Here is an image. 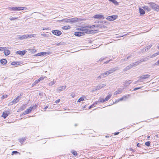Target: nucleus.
Masks as SVG:
<instances>
[{"label":"nucleus","mask_w":159,"mask_h":159,"mask_svg":"<svg viewBox=\"0 0 159 159\" xmlns=\"http://www.w3.org/2000/svg\"><path fill=\"white\" fill-rule=\"evenodd\" d=\"M84 98H85V97H81L78 100L77 102H80L84 100Z\"/></svg>","instance_id":"obj_38"},{"label":"nucleus","mask_w":159,"mask_h":159,"mask_svg":"<svg viewBox=\"0 0 159 159\" xmlns=\"http://www.w3.org/2000/svg\"><path fill=\"white\" fill-rule=\"evenodd\" d=\"M9 9L15 11H20L21 10V7H9Z\"/></svg>","instance_id":"obj_5"},{"label":"nucleus","mask_w":159,"mask_h":159,"mask_svg":"<svg viewBox=\"0 0 159 159\" xmlns=\"http://www.w3.org/2000/svg\"><path fill=\"white\" fill-rule=\"evenodd\" d=\"M111 60H109L108 61H106L105 62H104V63H105V64H107V63H108L110 61H111Z\"/></svg>","instance_id":"obj_60"},{"label":"nucleus","mask_w":159,"mask_h":159,"mask_svg":"<svg viewBox=\"0 0 159 159\" xmlns=\"http://www.w3.org/2000/svg\"><path fill=\"white\" fill-rule=\"evenodd\" d=\"M60 99H58L55 102L56 103H58L59 102H60Z\"/></svg>","instance_id":"obj_54"},{"label":"nucleus","mask_w":159,"mask_h":159,"mask_svg":"<svg viewBox=\"0 0 159 159\" xmlns=\"http://www.w3.org/2000/svg\"><path fill=\"white\" fill-rule=\"evenodd\" d=\"M0 62L1 64H6L7 63V61L5 59H2L0 60Z\"/></svg>","instance_id":"obj_25"},{"label":"nucleus","mask_w":159,"mask_h":159,"mask_svg":"<svg viewBox=\"0 0 159 159\" xmlns=\"http://www.w3.org/2000/svg\"><path fill=\"white\" fill-rule=\"evenodd\" d=\"M30 52H32L34 53L36 52V50L35 49H30Z\"/></svg>","instance_id":"obj_41"},{"label":"nucleus","mask_w":159,"mask_h":159,"mask_svg":"<svg viewBox=\"0 0 159 159\" xmlns=\"http://www.w3.org/2000/svg\"><path fill=\"white\" fill-rule=\"evenodd\" d=\"M118 70V67H115L110 70L109 71L108 74H110L111 73L116 71Z\"/></svg>","instance_id":"obj_17"},{"label":"nucleus","mask_w":159,"mask_h":159,"mask_svg":"<svg viewBox=\"0 0 159 159\" xmlns=\"http://www.w3.org/2000/svg\"><path fill=\"white\" fill-rule=\"evenodd\" d=\"M148 4L151 7V9L152 8L157 11H159V5L153 2L148 3Z\"/></svg>","instance_id":"obj_2"},{"label":"nucleus","mask_w":159,"mask_h":159,"mask_svg":"<svg viewBox=\"0 0 159 159\" xmlns=\"http://www.w3.org/2000/svg\"><path fill=\"white\" fill-rule=\"evenodd\" d=\"M155 65L157 66L159 65V60H158L157 62L155 63Z\"/></svg>","instance_id":"obj_55"},{"label":"nucleus","mask_w":159,"mask_h":159,"mask_svg":"<svg viewBox=\"0 0 159 159\" xmlns=\"http://www.w3.org/2000/svg\"><path fill=\"white\" fill-rule=\"evenodd\" d=\"M10 111H7L6 112H3L2 115V116L4 118V119H5L9 114H10Z\"/></svg>","instance_id":"obj_11"},{"label":"nucleus","mask_w":159,"mask_h":159,"mask_svg":"<svg viewBox=\"0 0 159 159\" xmlns=\"http://www.w3.org/2000/svg\"><path fill=\"white\" fill-rule=\"evenodd\" d=\"M47 52H40L41 56H44L46 54Z\"/></svg>","instance_id":"obj_44"},{"label":"nucleus","mask_w":159,"mask_h":159,"mask_svg":"<svg viewBox=\"0 0 159 159\" xmlns=\"http://www.w3.org/2000/svg\"><path fill=\"white\" fill-rule=\"evenodd\" d=\"M71 153H72L73 155H74L75 156H76L78 154L76 151L73 150H72Z\"/></svg>","instance_id":"obj_36"},{"label":"nucleus","mask_w":159,"mask_h":159,"mask_svg":"<svg viewBox=\"0 0 159 159\" xmlns=\"http://www.w3.org/2000/svg\"><path fill=\"white\" fill-rule=\"evenodd\" d=\"M126 98H127V97L126 96H124L122 98H120V99H118L117 101H116V102H119L120 101H121L123 100L124 98L126 99Z\"/></svg>","instance_id":"obj_32"},{"label":"nucleus","mask_w":159,"mask_h":159,"mask_svg":"<svg viewBox=\"0 0 159 159\" xmlns=\"http://www.w3.org/2000/svg\"><path fill=\"white\" fill-rule=\"evenodd\" d=\"M28 9L26 7H21V10H27Z\"/></svg>","instance_id":"obj_49"},{"label":"nucleus","mask_w":159,"mask_h":159,"mask_svg":"<svg viewBox=\"0 0 159 159\" xmlns=\"http://www.w3.org/2000/svg\"><path fill=\"white\" fill-rule=\"evenodd\" d=\"M26 139L25 137L24 138H22L20 139V142L22 143L23 142L25 141Z\"/></svg>","instance_id":"obj_34"},{"label":"nucleus","mask_w":159,"mask_h":159,"mask_svg":"<svg viewBox=\"0 0 159 159\" xmlns=\"http://www.w3.org/2000/svg\"><path fill=\"white\" fill-rule=\"evenodd\" d=\"M11 64L12 65L16 66V65H18L20 64H19V62L13 61L11 63Z\"/></svg>","instance_id":"obj_30"},{"label":"nucleus","mask_w":159,"mask_h":159,"mask_svg":"<svg viewBox=\"0 0 159 159\" xmlns=\"http://www.w3.org/2000/svg\"><path fill=\"white\" fill-rule=\"evenodd\" d=\"M123 89L122 88H118L117 90L119 94H120L123 92Z\"/></svg>","instance_id":"obj_29"},{"label":"nucleus","mask_w":159,"mask_h":159,"mask_svg":"<svg viewBox=\"0 0 159 159\" xmlns=\"http://www.w3.org/2000/svg\"><path fill=\"white\" fill-rule=\"evenodd\" d=\"M93 106H94V104H93V105H91L89 107V109H90V108H92V107H93Z\"/></svg>","instance_id":"obj_59"},{"label":"nucleus","mask_w":159,"mask_h":159,"mask_svg":"<svg viewBox=\"0 0 159 159\" xmlns=\"http://www.w3.org/2000/svg\"><path fill=\"white\" fill-rule=\"evenodd\" d=\"M132 82L131 80H129L128 81H125V84L126 85H128L130 84Z\"/></svg>","instance_id":"obj_26"},{"label":"nucleus","mask_w":159,"mask_h":159,"mask_svg":"<svg viewBox=\"0 0 159 159\" xmlns=\"http://www.w3.org/2000/svg\"><path fill=\"white\" fill-rule=\"evenodd\" d=\"M141 88H142V87L135 88H134V90H138V89H141Z\"/></svg>","instance_id":"obj_52"},{"label":"nucleus","mask_w":159,"mask_h":159,"mask_svg":"<svg viewBox=\"0 0 159 159\" xmlns=\"http://www.w3.org/2000/svg\"><path fill=\"white\" fill-rule=\"evenodd\" d=\"M140 61H136L134 63H133L132 64H131V66H132V67H135V66L138 65L140 63Z\"/></svg>","instance_id":"obj_20"},{"label":"nucleus","mask_w":159,"mask_h":159,"mask_svg":"<svg viewBox=\"0 0 159 159\" xmlns=\"http://www.w3.org/2000/svg\"><path fill=\"white\" fill-rule=\"evenodd\" d=\"M36 56H41L40 52L38 53L35 55Z\"/></svg>","instance_id":"obj_56"},{"label":"nucleus","mask_w":159,"mask_h":159,"mask_svg":"<svg viewBox=\"0 0 159 159\" xmlns=\"http://www.w3.org/2000/svg\"><path fill=\"white\" fill-rule=\"evenodd\" d=\"M152 46L151 45H150L147 47H145L142 50V52H147L149 49Z\"/></svg>","instance_id":"obj_12"},{"label":"nucleus","mask_w":159,"mask_h":159,"mask_svg":"<svg viewBox=\"0 0 159 159\" xmlns=\"http://www.w3.org/2000/svg\"><path fill=\"white\" fill-rule=\"evenodd\" d=\"M109 1L112 2L116 5H118L119 3L116 0H108Z\"/></svg>","instance_id":"obj_21"},{"label":"nucleus","mask_w":159,"mask_h":159,"mask_svg":"<svg viewBox=\"0 0 159 159\" xmlns=\"http://www.w3.org/2000/svg\"><path fill=\"white\" fill-rule=\"evenodd\" d=\"M127 61V59H126L125 58L124 59H121L120 61V63H123L124 62V61Z\"/></svg>","instance_id":"obj_42"},{"label":"nucleus","mask_w":159,"mask_h":159,"mask_svg":"<svg viewBox=\"0 0 159 159\" xmlns=\"http://www.w3.org/2000/svg\"><path fill=\"white\" fill-rule=\"evenodd\" d=\"M111 96L112 94L111 93H110L107 95L106 98L104 99L105 101H107L111 98Z\"/></svg>","instance_id":"obj_22"},{"label":"nucleus","mask_w":159,"mask_h":159,"mask_svg":"<svg viewBox=\"0 0 159 159\" xmlns=\"http://www.w3.org/2000/svg\"><path fill=\"white\" fill-rule=\"evenodd\" d=\"M103 26H104L102 25H90V26H86V27H81L80 28H79V30L82 31H84V33H86L87 34H90L91 33V31H93V30H87L86 29V28H94L95 27H99V28H101Z\"/></svg>","instance_id":"obj_1"},{"label":"nucleus","mask_w":159,"mask_h":159,"mask_svg":"<svg viewBox=\"0 0 159 159\" xmlns=\"http://www.w3.org/2000/svg\"><path fill=\"white\" fill-rule=\"evenodd\" d=\"M106 102L104 99H102V98H99V100L97 102Z\"/></svg>","instance_id":"obj_35"},{"label":"nucleus","mask_w":159,"mask_h":159,"mask_svg":"<svg viewBox=\"0 0 159 159\" xmlns=\"http://www.w3.org/2000/svg\"><path fill=\"white\" fill-rule=\"evenodd\" d=\"M63 20L65 21V22H71L70 18V19H67L66 20Z\"/></svg>","instance_id":"obj_43"},{"label":"nucleus","mask_w":159,"mask_h":159,"mask_svg":"<svg viewBox=\"0 0 159 159\" xmlns=\"http://www.w3.org/2000/svg\"><path fill=\"white\" fill-rule=\"evenodd\" d=\"M106 85L105 84H99L95 87V90H99L103 88Z\"/></svg>","instance_id":"obj_10"},{"label":"nucleus","mask_w":159,"mask_h":159,"mask_svg":"<svg viewBox=\"0 0 159 159\" xmlns=\"http://www.w3.org/2000/svg\"><path fill=\"white\" fill-rule=\"evenodd\" d=\"M63 28L65 30H66V29H68L67 27L66 26H64V27Z\"/></svg>","instance_id":"obj_64"},{"label":"nucleus","mask_w":159,"mask_h":159,"mask_svg":"<svg viewBox=\"0 0 159 159\" xmlns=\"http://www.w3.org/2000/svg\"><path fill=\"white\" fill-rule=\"evenodd\" d=\"M52 34L57 36H59L61 34V32L58 30H54L52 31Z\"/></svg>","instance_id":"obj_6"},{"label":"nucleus","mask_w":159,"mask_h":159,"mask_svg":"<svg viewBox=\"0 0 159 159\" xmlns=\"http://www.w3.org/2000/svg\"><path fill=\"white\" fill-rule=\"evenodd\" d=\"M148 59H149L148 57H146L142 59L141 60H140V62H143V61H146Z\"/></svg>","instance_id":"obj_27"},{"label":"nucleus","mask_w":159,"mask_h":159,"mask_svg":"<svg viewBox=\"0 0 159 159\" xmlns=\"http://www.w3.org/2000/svg\"><path fill=\"white\" fill-rule=\"evenodd\" d=\"M40 82L39 80L38 79L36 80H35V82H34V84H38L39 82Z\"/></svg>","instance_id":"obj_50"},{"label":"nucleus","mask_w":159,"mask_h":159,"mask_svg":"<svg viewBox=\"0 0 159 159\" xmlns=\"http://www.w3.org/2000/svg\"><path fill=\"white\" fill-rule=\"evenodd\" d=\"M9 19L11 20H14L18 19V18L17 17H10L9 18Z\"/></svg>","instance_id":"obj_39"},{"label":"nucleus","mask_w":159,"mask_h":159,"mask_svg":"<svg viewBox=\"0 0 159 159\" xmlns=\"http://www.w3.org/2000/svg\"><path fill=\"white\" fill-rule=\"evenodd\" d=\"M17 39H18L22 40L21 36L20 35H17Z\"/></svg>","instance_id":"obj_45"},{"label":"nucleus","mask_w":159,"mask_h":159,"mask_svg":"<svg viewBox=\"0 0 159 159\" xmlns=\"http://www.w3.org/2000/svg\"><path fill=\"white\" fill-rule=\"evenodd\" d=\"M55 84L54 82H51L49 83L50 85H52Z\"/></svg>","instance_id":"obj_53"},{"label":"nucleus","mask_w":159,"mask_h":159,"mask_svg":"<svg viewBox=\"0 0 159 159\" xmlns=\"http://www.w3.org/2000/svg\"><path fill=\"white\" fill-rule=\"evenodd\" d=\"M41 35H42L44 36H47V34H42Z\"/></svg>","instance_id":"obj_62"},{"label":"nucleus","mask_w":159,"mask_h":159,"mask_svg":"<svg viewBox=\"0 0 159 159\" xmlns=\"http://www.w3.org/2000/svg\"><path fill=\"white\" fill-rule=\"evenodd\" d=\"M18 153V152L17 151H13L12 152V154L13 155V154H16Z\"/></svg>","instance_id":"obj_47"},{"label":"nucleus","mask_w":159,"mask_h":159,"mask_svg":"<svg viewBox=\"0 0 159 159\" xmlns=\"http://www.w3.org/2000/svg\"><path fill=\"white\" fill-rule=\"evenodd\" d=\"M118 94H119L118 93V92L117 91H116L114 93V94L115 95H117Z\"/></svg>","instance_id":"obj_61"},{"label":"nucleus","mask_w":159,"mask_h":159,"mask_svg":"<svg viewBox=\"0 0 159 159\" xmlns=\"http://www.w3.org/2000/svg\"><path fill=\"white\" fill-rule=\"evenodd\" d=\"M2 48H5V49H3L2 50V51H4V54L6 56H7L9 55L10 53V52L8 50H7V48L6 47H2Z\"/></svg>","instance_id":"obj_7"},{"label":"nucleus","mask_w":159,"mask_h":159,"mask_svg":"<svg viewBox=\"0 0 159 159\" xmlns=\"http://www.w3.org/2000/svg\"><path fill=\"white\" fill-rule=\"evenodd\" d=\"M117 17V15H112L111 16H108L107 19L109 21H113L115 20Z\"/></svg>","instance_id":"obj_4"},{"label":"nucleus","mask_w":159,"mask_h":159,"mask_svg":"<svg viewBox=\"0 0 159 159\" xmlns=\"http://www.w3.org/2000/svg\"><path fill=\"white\" fill-rule=\"evenodd\" d=\"M140 145H141V144H140L139 143H138L137 144V146L138 147H140Z\"/></svg>","instance_id":"obj_63"},{"label":"nucleus","mask_w":159,"mask_h":159,"mask_svg":"<svg viewBox=\"0 0 159 159\" xmlns=\"http://www.w3.org/2000/svg\"><path fill=\"white\" fill-rule=\"evenodd\" d=\"M7 95H3L2 96V97L3 98H7Z\"/></svg>","instance_id":"obj_58"},{"label":"nucleus","mask_w":159,"mask_h":159,"mask_svg":"<svg viewBox=\"0 0 159 159\" xmlns=\"http://www.w3.org/2000/svg\"><path fill=\"white\" fill-rule=\"evenodd\" d=\"M145 144L146 146H149L150 144V142L149 141L145 143Z\"/></svg>","instance_id":"obj_40"},{"label":"nucleus","mask_w":159,"mask_h":159,"mask_svg":"<svg viewBox=\"0 0 159 159\" xmlns=\"http://www.w3.org/2000/svg\"><path fill=\"white\" fill-rule=\"evenodd\" d=\"M132 68V66H131V65L130 64L128 66L126 67L123 70L125 72L126 71L129 70L130 69Z\"/></svg>","instance_id":"obj_18"},{"label":"nucleus","mask_w":159,"mask_h":159,"mask_svg":"<svg viewBox=\"0 0 159 159\" xmlns=\"http://www.w3.org/2000/svg\"><path fill=\"white\" fill-rule=\"evenodd\" d=\"M26 51H18L16 52V53L17 54H19L21 56L24 55Z\"/></svg>","instance_id":"obj_8"},{"label":"nucleus","mask_w":159,"mask_h":159,"mask_svg":"<svg viewBox=\"0 0 159 159\" xmlns=\"http://www.w3.org/2000/svg\"><path fill=\"white\" fill-rule=\"evenodd\" d=\"M159 54V52L152 55L150 57L151 58L157 56Z\"/></svg>","instance_id":"obj_33"},{"label":"nucleus","mask_w":159,"mask_h":159,"mask_svg":"<svg viewBox=\"0 0 159 159\" xmlns=\"http://www.w3.org/2000/svg\"><path fill=\"white\" fill-rule=\"evenodd\" d=\"M44 78H46V77H40L39 79H38L39 80V81L43 80L44 79Z\"/></svg>","instance_id":"obj_46"},{"label":"nucleus","mask_w":159,"mask_h":159,"mask_svg":"<svg viewBox=\"0 0 159 159\" xmlns=\"http://www.w3.org/2000/svg\"><path fill=\"white\" fill-rule=\"evenodd\" d=\"M143 8L145 10H147L148 11H149L151 10V7L148 6H145L143 7Z\"/></svg>","instance_id":"obj_16"},{"label":"nucleus","mask_w":159,"mask_h":159,"mask_svg":"<svg viewBox=\"0 0 159 159\" xmlns=\"http://www.w3.org/2000/svg\"><path fill=\"white\" fill-rule=\"evenodd\" d=\"M132 55H130V56H128L126 58H125L126 59H127V61L128 60V59L130 57H132Z\"/></svg>","instance_id":"obj_57"},{"label":"nucleus","mask_w":159,"mask_h":159,"mask_svg":"<svg viewBox=\"0 0 159 159\" xmlns=\"http://www.w3.org/2000/svg\"><path fill=\"white\" fill-rule=\"evenodd\" d=\"M23 94L20 93V95H18L17 96V97L15 99H14L11 103H12V104L14 103H16L18 102L20 99L21 98L20 97V96H22Z\"/></svg>","instance_id":"obj_3"},{"label":"nucleus","mask_w":159,"mask_h":159,"mask_svg":"<svg viewBox=\"0 0 159 159\" xmlns=\"http://www.w3.org/2000/svg\"><path fill=\"white\" fill-rule=\"evenodd\" d=\"M28 34H25V35H23L21 36V39H25L27 38H28Z\"/></svg>","instance_id":"obj_31"},{"label":"nucleus","mask_w":159,"mask_h":159,"mask_svg":"<svg viewBox=\"0 0 159 159\" xmlns=\"http://www.w3.org/2000/svg\"><path fill=\"white\" fill-rule=\"evenodd\" d=\"M109 71H107L103 74H101V76H103V77H106L107 75H109V74H108Z\"/></svg>","instance_id":"obj_24"},{"label":"nucleus","mask_w":159,"mask_h":159,"mask_svg":"<svg viewBox=\"0 0 159 159\" xmlns=\"http://www.w3.org/2000/svg\"><path fill=\"white\" fill-rule=\"evenodd\" d=\"M150 76V75L148 74L143 75L142 76H140L139 78L141 79H145L149 78Z\"/></svg>","instance_id":"obj_13"},{"label":"nucleus","mask_w":159,"mask_h":159,"mask_svg":"<svg viewBox=\"0 0 159 159\" xmlns=\"http://www.w3.org/2000/svg\"><path fill=\"white\" fill-rule=\"evenodd\" d=\"M139 11L140 13V14L141 15H143L145 13V11L142 8H139Z\"/></svg>","instance_id":"obj_23"},{"label":"nucleus","mask_w":159,"mask_h":159,"mask_svg":"<svg viewBox=\"0 0 159 159\" xmlns=\"http://www.w3.org/2000/svg\"><path fill=\"white\" fill-rule=\"evenodd\" d=\"M27 114H28V112L26 111H25L23 113L22 115H25Z\"/></svg>","instance_id":"obj_48"},{"label":"nucleus","mask_w":159,"mask_h":159,"mask_svg":"<svg viewBox=\"0 0 159 159\" xmlns=\"http://www.w3.org/2000/svg\"><path fill=\"white\" fill-rule=\"evenodd\" d=\"M28 36H28V38H31L32 37H34V38L36 37V36L34 34H28Z\"/></svg>","instance_id":"obj_37"},{"label":"nucleus","mask_w":159,"mask_h":159,"mask_svg":"<svg viewBox=\"0 0 159 159\" xmlns=\"http://www.w3.org/2000/svg\"><path fill=\"white\" fill-rule=\"evenodd\" d=\"M93 18L96 19H104V17L103 15L99 14H97L94 15L93 16Z\"/></svg>","instance_id":"obj_9"},{"label":"nucleus","mask_w":159,"mask_h":159,"mask_svg":"<svg viewBox=\"0 0 159 159\" xmlns=\"http://www.w3.org/2000/svg\"><path fill=\"white\" fill-rule=\"evenodd\" d=\"M33 107H30L28 109H27L26 111L28 112V114L30 113L32 110Z\"/></svg>","instance_id":"obj_28"},{"label":"nucleus","mask_w":159,"mask_h":159,"mask_svg":"<svg viewBox=\"0 0 159 159\" xmlns=\"http://www.w3.org/2000/svg\"><path fill=\"white\" fill-rule=\"evenodd\" d=\"M66 88V86H62L59 87L57 89V90L60 92L63 90L65 89Z\"/></svg>","instance_id":"obj_15"},{"label":"nucleus","mask_w":159,"mask_h":159,"mask_svg":"<svg viewBox=\"0 0 159 159\" xmlns=\"http://www.w3.org/2000/svg\"><path fill=\"white\" fill-rule=\"evenodd\" d=\"M71 23H75L78 21V18L77 17L70 18Z\"/></svg>","instance_id":"obj_19"},{"label":"nucleus","mask_w":159,"mask_h":159,"mask_svg":"<svg viewBox=\"0 0 159 159\" xmlns=\"http://www.w3.org/2000/svg\"><path fill=\"white\" fill-rule=\"evenodd\" d=\"M75 35L77 36H80L83 35L84 34V32H76L75 34Z\"/></svg>","instance_id":"obj_14"},{"label":"nucleus","mask_w":159,"mask_h":159,"mask_svg":"<svg viewBox=\"0 0 159 159\" xmlns=\"http://www.w3.org/2000/svg\"><path fill=\"white\" fill-rule=\"evenodd\" d=\"M101 77L103 78V76H101V75L100 76H99L97 78V80H99Z\"/></svg>","instance_id":"obj_51"}]
</instances>
